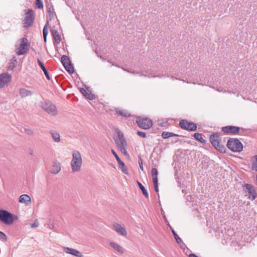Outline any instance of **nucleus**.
Listing matches in <instances>:
<instances>
[{"instance_id": "obj_1", "label": "nucleus", "mask_w": 257, "mask_h": 257, "mask_svg": "<svg viewBox=\"0 0 257 257\" xmlns=\"http://www.w3.org/2000/svg\"><path fill=\"white\" fill-rule=\"evenodd\" d=\"M72 158L70 163L72 171L73 173L78 172L81 169L82 159L79 151L74 150L72 153Z\"/></svg>"}, {"instance_id": "obj_2", "label": "nucleus", "mask_w": 257, "mask_h": 257, "mask_svg": "<svg viewBox=\"0 0 257 257\" xmlns=\"http://www.w3.org/2000/svg\"><path fill=\"white\" fill-rule=\"evenodd\" d=\"M30 47V44L27 38H21L16 45V53L18 55H24L28 52Z\"/></svg>"}, {"instance_id": "obj_3", "label": "nucleus", "mask_w": 257, "mask_h": 257, "mask_svg": "<svg viewBox=\"0 0 257 257\" xmlns=\"http://www.w3.org/2000/svg\"><path fill=\"white\" fill-rule=\"evenodd\" d=\"M220 134L215 133L210 137V142L212 146L218 151L221 153H225L226 148L223 145L221 144L219 142Z\"/></svg>"}, {"instance_id": "obj_4", "label": "nucleus", "mask_w": 257, "mask_h": 257, "mask_svg": "<svg viewBox=\"0 0 257 257\" xmlns=\"http://www.w3.org/2000/svg\"><path fill=\"white\" fill-rule=\"evenodd\" d=\"M40 106L43 109L52 116H55L58 113L57 109L55 105L50 101L46 100L41 102Z\"/></svg>"}, {"instance_id": "obj_5", "label": "nucleus", "mask_w": 257, "mask_h": 257, "mask_svg": "<svg viewBox=\"0 0 257 257\" xmlns=\"http://www.w3.org/2000/svg\"><path fill=\"white\" fill-rule=\"evenodd\" d=\"M228 148L234 152H240L242 151L243 146L237 139H230L227 143Z\"/></svg>"}, {"instance_id": "obj_6", "label": "nucleus", "mask_w": 257, "mask_h": 257, "mask_svg": "<svg viewBox=\"0 0 257 257\" xmlns=\"http://www.w3.org/2000/svg\"><path fill=\"white\" fill-rule=\"evenodd\" d=\"M0 221L6 225L12 224L14 222L13 215L6 210H0Z\"/></svg>"}, {"instance_id": "obj_7", "label": "nucleus", "mask_w": 257, "mask_h": 257, "mask_svg": "<svg viewBox=\"0 0 257 257\" xmlns=\"http://www.w3.org/2000/svg\"><path fill=\"white\" fill-rule=\"evenodd\" d=\"M115 132L116 133L118 140H115V143L119 149L122 148H126L127 143L122 133L117 128H115Z\"/></svg>"}, {"instance_id": "obj_8", "label": "nucleus", "mask_w": 257, "mask_h": 257, "mask_svg": "<svg viewBox=\"0 0 257 257\" xmlns=\"http://www.w3.org/2000/svg\"><path fill=\"white\" fill-rule=\"evenodd\" d=\"M136 122L139 127L145 130L150 128L153 124L152 120L148 118L138 117Z\"/></svg>"}, {"instance_id": "obj_9", "label": "nucleus", "mask_w": 257, "mask_h": 257, "mask_svg": "<svg viewBox=\"0 0 257 257\" xmlns=\"http://www.w3.org/2000/svg\"><path fill=\"white\" fill-rule=\"evenodd\" d=\"M179 126L183 129L187 131H194L197 129L196 125L192 122L183 119L179 122Z\"/></svg>"}, {"instance_id": "obj_10", "label": "nucleus", "mask_w": 257, "mask_h": 257, "mask_svg": "<svg viewBox=\"0 0 257 257\" xmlns=\"http://www.w3.org/2000/svg\"><path fill=\"white\" fill-rule=\"evenodd\" d=\"M34 20V13L32 10H29L26 14V17L24 20L25 28L30 27L33 24Z\"/></svg>"}, {"instance_id": "obj_11", "label": "nucleus", "mask_w": 257, "mask_h": 257, "mask_svg": "<svg viewBox=\"0 0 257 257\" xmlns=\"http://www.w3.org/2000/svg\"><path fill=\"white\" fill-rule=\"evenodd\" d=\"M11 81V76L8 73H2L0 75V88H3Z\"/></svg>"}, {"instance_id": "obj_12", "label": "nucleus", "mask_w": 257, "mask_h": 257, "mask_svg": "<svg viewBox=\"0 0 257 257\" xmlns=\"http://www.w3.org/2000/svg\"><path fill=\"white\" fill-rule=\"evenodd\" d=\"M248 198L252 200H254L256 197V193L254 189L253 186L250 184H245L244 186Z\"/></svg>"}, {"instance_id": "obj_13", "label": "nucleus", "mask_w": 257, "mask_h": 257, "mask_svg": "<svg viewBox=\"0 0 257 257\" xmlns=\"http://www.w3.org/2000/svg\"><path fill=\"white\" fill-rule=\"evenodd\" d=\"M222 131L226 134H236L239 133L240 128L235 126H226L221 128Z\"/></svg>"}, {"instance_id": "obj_14", "label": "nucleus", "mask_w": 257, "mask_h": 257, "mask_svg": "<svg viewBox=\"0 0 257 257\" xmlns=\"http://www.w3.org/2000/svg\"><path fill=\"white\" fill-rule=\"evenodd\" d=\"M112 228L118 234L123 236L127 235V231L125 229L118 223H114L112 225Z\"/></svg>"}, {"instance_id": "obj_15", "label": "nucleus", "mask_w": 257, "mask_h": 257, "mask_svg": "<svg viewBox=\"0 0 257 257\" xmlns=\"http://www.w3.org/2000/svg\"><path fill=\"white\" fill-rule=\"evenodd\" d=\"M63 250L66 253L70 254L76 257H84L83 255L80 251L72 248L64 247Z\"/></svg>"}, {"instance_id": "obj_16", "label": "nucleus", "mask_w": 257, "mask_h": 257, "mask_svg": "<svg viewBox=\"0 0 257 257\" xmlns=\"http://www.w3.org/2000/svg\"><path fill=\"white\" fill-rule=\"evenodd\" d=\"M111 153H112V154L115 157L116 160H117V161L119 164V166L121 169V171L124 173L127 174V169H126V167L125 166L124 163L120 159L118 156L117 155L116 152L113 150L112 149L111 150Z\"/></svg>"}, {"instance_id": "obj_17", "label": "nucleus", "mask_w": 257, "mask_h": 257, "mask_svg": "<svg viewBox=\"0 0 257 257\" xmlns=\"http://www.w3.org/2000/svg\"><path fill=\"white\" fill-rule=\"evenodd\" d=\"M19 202L21 203L24 204L26 206H28L31 204V200L28 195L23 194L20 196Z\"/></svg>"}, {"instance_id": "obj_18", "label": "nucleus", "mask_w": 257, "mask_h": 257, "mask_svg": "<svg viewBox=\"0 0 257 257\" xmlns=\"http://www.w3.org/2000/svg\"><path fill=\"white\" fill-rule=\"evenodd\" d=\"M109 244L111 247H112L114 249L116 250L119 253H124V249L118 243L113 241H110L109 242Z\"/></svg>"}, {"instance_id": "obj_19", "label": "nucleus", "mask_w": 257, "mask_h": 257, "mask_svg": "<svg viewBox=\"0 0 257 257\" xmlns=\"http://www.w3.org/2000/svg\"><path fill=\"white\" fill-rule=\"evenodd\" d=\"M19 94L22 98L31 96L34 92L30 90L26 89L24 88H21L19 90Z\"/></svg>"}, {"instance_id": "obj_20", "label": "nucleus", "mask_w": 257, "mask_h": 257, "mask_svg": "<svg viewBox=\"0 0 257 257\" xmlns=\"http://www.w3.org/2000/svg\"><path fill=\"white\" fill-rule=\"evenodd\" d=\"M80 92L86 98L89 100H93L95 98V95L87 89L81 88Z\"/></svg>"}, {"instance_id": "obj_21", "label": "nucleus", "mask_w": 257, "mask_h": 257, "mask_svg": "<svg viewBox=\"0 0 257 257\" xmlns=\"http://www.w3.org/2000/svg\"><path fill=\"white\" fill-rule=\"evenodd\" d=\"M37 62H38L39 66L41 67V68L44 72L47 79L48 80H50V77L49 73H48L47 69L46 68L44 64H43V63L41 61H40L39 59H38Z\"/></svg>"}, {"instance_id": "obj_22", "label": "nucleus", "mask_w": 257, "mask_h": 257, "mask_svg": "<svg viewBox=\"0 0 257 257\" xmlns=\"http://www.w3.org/2000/svg\"><path fill=\"white\" fill-rule=\"evenodd\" d=\"M52 36L55 40V42L57 44L60 43L61 42V36L59 33V32L56 30H52L51 31Z\"/></svg>"}, {"instance_id": "obj_23", "label": "nucleus", "mask_w": 257, "mask_h": 257, "mask_svg": "<svg viewBox=\"0 0 257 257\" xmlns=\"http://www.w3.org/2000/svg\"><path fill=\"white\" fill-rule=\"evenodd\" d=\"M61 170V167L59 163H55L52 167L51 172L53 174H56Z\"/></svg>"}, {"instance_id": "obj_24", "label": "nucleus", "mask_w": 257, "mask_h": 257, "mask_svg": "<svg viewBox=\"0 0 257 257\" xmlns=\"http://www.w3.org/2000/svg\"><path fill=\"white\" fill-rule=\"evenodd\" d=\"M50 134L51 135V136H52L53 140L55 142L59 143L60 142V135L58 133H57L55 131H51Z\"/></svg>"}, {"instance_id": "obj_25", "label": "nucleus", "mask_w": 257, "mask_h": 257, "mask_svg": "<svg viewBox=\"0 0 257 257\" xmlns=\"http://www.w3.org/2000/svg\"><path fill=\"white\" fill-rule=\"evenodd\" d=\"M158 170L156 168H152L151 174L152 176L153 182L158 181Z\"/></svg>"}, {"instance_id": "obj_26", "label": "nucleus", "mask_w": 257, "mask_h": 257, "mask_svg": "<svg viewBox=\"0 0 257 257\" xmlns=\"http://www.w3.org/2000/svg\"><path fill=\"white\" fill-rule=\"evenodd\" d=\"M138 185L140 188V189L142 190V192H143V194H144V195L146 197V198H148L149 197V194H148V193L147 191V190L145 189V188L144 187V186L139 182L138 181Z\"/></svg>"}, {"instance_id": "obj_27", "label": "nucleus", "mask_w": 257, "mask_h": 257, "mask_svg": "<svg viewBox=\"0 0 257 257\" xmlns=\"http://www.w3.org/2000/svg\"><path fill=\"white\" fill-rule=\"evenodd\" d=\"M194 137L195 138L196 140L199 141L200 142L202 143H204L205 142V141L204 140V139L202 137V135L201 134L196 133L194 134Z\"/></svg>"}, {"instance_id": "obj_28", "label": "nucleus", "mask_w": 257, "mask_h": 257, "mask_svg": "<svg viewBox=\"0 0 257 257\" xmlns=\"http://www.w3.org/2000/svg\"><path fill=\"white\" fill-rule=\"evenodd\" d=\"M178 135L172 133L164 132L162 134V137L167 139L171 137L177 136Z\"/></svg>"}, {"instance_id": "obj_29", "label": "nucleus", "mask_w": 257, "mask_h": 257, "mask_svg": "<svg viewBox=\"0 0 257 257\" xmlns=\"http://www.w3.org/2000/svg\"><path fill=\"white\" fill-rule=\"evenodd\" d=\"M116 112L118 115L122 116L128 117L130 116V114L128 112L125 111V110L117 109L116 110Z\"/></svg>"}, {"instance_id": "obj_30", "label": "nucleus", "mask_w": 257, "mask_h": 257, "mask_svg": "<svg viewBox=\"0 0 257 257\" xmlns=\"http://www.w3.org/2000/svg\"><path fill=\"white\" fill-rule=\"evenodd\" d=\"M48 22H47V23L45 24V25L43 28V34L44 39L45 42L46 41L47 36L48 33Z\"/></svg>"}, {"instance_id": "obj_31", "label": "nucleus", "mask_w": 257, "mask_h": 257, "mask_svg": "<svg viewBox=\"0 0 257 257\" xmlns=\"http://www.w3.org/2000/svg\"><path fill=\"white\" fill-rule=\"evenodd\" d=\"M61 62L63 66L67 65L68 64L71 63L69 58L65 55H63L62 56Z\"/></svg>"}, {"instance_id": "obj_32", "label": "nucleus", "mask_w": 257, "mask_h": 257, "mask_svg": "<svg viewBox=\"0 0 257 257\" xmlns=\"http://www.w3.org/2000/svg\"><path fill=\"white\" fill-rule=\"evenodd\" d=\"M172 233L176 239V242L179 244L183 243L181 238L178 236V235L177 234V233L174 230H172Z\"/></svg>"}, {"instance_id": "obj_33", "label": "nucleus", "mask_w": 257, "mask_h": 257, "mask_svg": "<svg viewBox=\"0 0 257 257\" xmlns=\"http://www.w3.org/2000/svg\"><path fill=\"white\" fill-rule=\"evenodd\" d=\"M64 67L66 70L69 73H73L74 71L73 67L71 63L68 64L67 65H64Z\"/></svg>"}, {"instance_id": "obj_34", "label": "nucleus", "mask_w": 257, "mask_h": 257, "mask_svg": "<svg viewBox=\"0 0 257 257\" xmlns=\"http://www.w3.org/2000/svg\"><path fill=\"white\" fill-rule=\"evenodd\" d=\"M252 169L257 171V155L254 156V161L253 163Z\"/></svg>"}, {"instance_id": "obj_35", "label": "nucleus", "mask_w": 257, "mask_h": 257, "mask_svg": "<svg viewBox=\"0 0 257 257\" xmlns=\"http://www.w3.org/2000/svg\"><path fill=\"white\" fill-rule=\"evenodd\" d=\"M25 133L29 136H33L34 134V132L30 128H25Z\"/></svg>"}, {"instance_id": "obj_36", "label": "nucleus", "mask_w": 257, "mask_h": 257, "mask_svg": "<svg viewBox=\"0 0 257 257\" xmlns=\"http://www.w3.org/2000/svg\"><path fill=\"white\" fill-rule=\"evenodd\" d=\"M36 5L39 9H42L43 8V4L41 0H36Z\"/></svg>"}, {"instance_id": "obj_37", "label": "nucleus", "mask_w": 257, "mask_h": 257, "mask_svg": "<svg viewBox=\"0 0 257 257\" xmlns=\"http://www.w3.org/2000/svg\"><path fill=\"white\" fill-rule=\"evenodd\" d=\"M0 239L3 241H6L7 239L6 235L3 232L0 231Z\"/></svg>"}, {"instance_id": "obj_38", "label": "nucleus", "mask_w": 257, "mask_h": 257, "mask_svg": "<svg viewBox=\"0 0 257 257\" xmlns=\"http://www.w3.org/2000/svg\"><path fill=\"white\" fill-rule=\"evenodd\" d=\"M154 186V188L156 192L158 193L159 192V188H158V181H155L153 182Z\"/></svg>"}, {"instance_id": "obj_39", "label": "nucleus", "mask_w": 257, "mask_h": 257, "mask_svg": "<svg viewBox=\"0 0 257 257\" xmlns=\"http://www.w3.org/2000/svg\"><path fill=\"white\" fill-rule=\"evenodd\" d=\"M137 134L140 137H142V138H145L146 137V134L144 132H141V131H138L137 132Z\"/></svg>"}, {"instance_id": "obj_40", "label": "nucleus", "mask_w": 257, "mask_h": 257, "mask_svg": "<svg viewBox=\"0 0 257 257\" xmlns=\"http://www.w3.org/2000/svg\"><path fill=\"white\" fill-rule=\"evenodd\" d=\"M39 225V222L37 220H35L34 222L32 223L31 226L32 228L37 227Z\"/></svg>"}, {"instance_id": "obj_41", "label": "nucleus", "mask_w": 257, "mask_h": 257, "mask_svg": "<svg viewBox=\"0 0 257 257\" xmlns=\"http://www.w3.org/2000/svg\"><path fill=\"white\" fill-rule=\"evenodd\" d=\"M126 148H122V149H119V150L123 153L125 156H128L127 152L126 151Z\"/></svg>"}, {"instance_id": "obj_42", "label": "nucleus", "mask_w": 257, "mask_h": 257, "mask_svg": "<svg viewBox=\"0 0 257 257\" xmlns=\"http://www.w3.org/2000/svg\"><path fill=\"white\" fill-rule=\"evenodd\" d=\"M17 63V60L15 59L13 62H12L10 64V67H12V69L14 68L16 66V64Z\"/></svg>"}, {"instance_id": "obj_43", "label": "nucleus", "mask_w": 257, "mask_h": 257, "mask_svg": "<svg viewBox=\"0 0 257 257\" xmlns=\"http://www.w3.org/2000/svg\"><path fill=\"white\" fill-rule=\"evenodd\" d=\"M139 164L140 169L142 171H143L144 169H143V161H142V159L141 158H140L139 160Z\"/></svg>"}, {"instance_id": "obj_44", "label": "nucleus", "mask_w": 257, "mask_h": 257, "mask_svg": "<svg viewBox=\"0 0 257 257\" xmlns=\"http://www.w3.org/2000/svg\"><path fill=\"white\" fill-rule=\"evenodd\" d=\"M48 13H49V16L50 17H52V18L54 17L55 12H54V11L53 10H51V9L49 8V10H48Z\"/></svg>"}, {"instance_id": "obj_45", "label": "nucleus", "mask_w": 257, "mask_h": 257, "mask_svg": "<svg viewBox=\"0 0 257 257\" xmlns=\"http://www.w3.org/2000/svg\"><path fill=\"white\" fill-rule=\"evenodd\" d=\"M28 153L30 155L33 156L34 154V150L33 148H29L28 149Z\"/></svg>"}, {"instance_id": "obj_46", "label": "nucleus", "mask_w": 257, "mask_h": 257, "mask_svg": "<svg viewBox=\"0 0 257 257\" xmlns=\"http://www.w3.org/2000/svg\"><path fill=\"white\" fill-rule=\"evenodd\" d=\"M144 77H149V78H150V77H152V76H151V75H146V74H145V75H144ZM152 77H155L156 76H152Z\"/></svg>"}, {"instance_id": "obj_47", "label": "nucleus", "mask_w": 257, "mask_h": 257, "mask_svg": "<svg viewBox=\"0 0 257 257\" xmlns=\"http://www.w3.org/2000/svg\"><path fill=\"white\" fill-rule=\"evenodd\" d=\"M176 79H178V78H176ZM178 80H182V79H178ZM182 81H183L184 82H185V81H184V80H182ZM186 82L187 83H190V82H189L188 81H186Z\"/></svg>"}, {"instance_id": "obj_48", "label": "nucleus", "mask_w": 257, "mask_h": 257, "mask_svg": "<svg viewBox=\"0 0 257 257\" xmlns=\"http://www.w3.org/2000/svg\"><path fill=\"white\" fill-rule=\"evenodd\" d=\"M138 74H139L140 76H144V75H145V74H143V73H138Z\"/></svg>"}, {"instance_id": "obj_49", "label": "nucleus", "mask_w": 257, "mask_h": 257, "mask_svg": "<svg viewBox=\"0 0 257 257\" xmlns=\"http://www.w3.org/2000/svg\"><path fill=\"white\" fill-rule=\"evenodd\" d=\"M123 70H124L126 71V70H125V69H123ZM126 71H127V72H130L128 70H126Z\"/></svg>"}, {"instance_id": "obj_50", "label": "nucleus", "mask_w": 257, "mask_h": 257, "mask_svg": "<svg viewBox=\"0 0 257 257\" xmlns=\"http://www.w3.org/2000/svg\"><path fill=\"white\" fill-rule=\"evenodd\" d=\"M171 78L172 79H174V78L173 77H171Z\"/></svg>"}, {"instance_id": "obj_51", "label": "nucleus", "mask_w": 257, "mask_h": 257, "mask_svg": "<svg viewBox=\"0 0 257 257\" xmlns=\"http://www.w3.org/2000/svg\"><path fill=\"white\" fill-rule=\"evenodd\" d=\"M197 84L198 85H201V84H200V83H197Z\"/></svg>"}]
</instances>
